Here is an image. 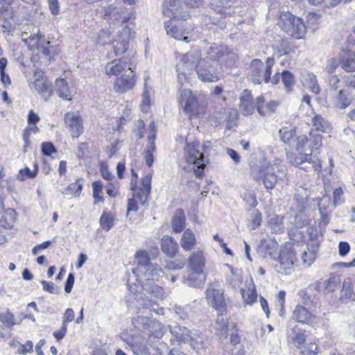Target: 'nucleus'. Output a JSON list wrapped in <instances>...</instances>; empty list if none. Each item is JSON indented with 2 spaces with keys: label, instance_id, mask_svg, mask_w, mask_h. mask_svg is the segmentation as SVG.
<instances>
[{
  "label": "nucleus",
  "instance_id": "35",
  "mask_svg": "<svg viewBox=\"0 0 355 355\" xmlns=\"http://www.w3.org/2000/svg\"><path fill=\"white\" fill-rule=\"evenodd\" d=\"M55 90L60 97L67 101L71 100L73 91L69 87L66 80L63 78L57 79L55 81Z\"/></svg>",
  "mask_w": 355,
  "mask_h": 355
},
{
  "label": "nucleus",
  "instance_id": "34",
  "mask_svg": "<svg viewBox=\"0 0 355 355\" xmlns=\"http://www.w3.org/2000/svg\"><path fill=\"white\" fill-rule=\"evenodd\" d=\"M184 283L191 287H200L205 282V275L204 273H197L193 271L188 273L187 275H184Z\"/></svg>",
  "mask_w": 355,
  "mask_h": 355
},
{
  "label": "nucleus",
  "instance_id": "28",
  "mask_svg": "<svg viewBox=\"0 0 355 355\" xmlns=\"http://www.w3.org/2000/svg\"><path fill=\"white\" fill-rule=\"evenodd\" d=\"M165 28L167 35L171 36L175 40H183L186 42L193 40L187 36V33L174 25L172 20H169L165 24Z\"/></svg>",
  "mask_w": 355,
  "mask_h": 355
},
{
  "label": "nucleus",
  "instance_id": "64",
  "mask_svg": "<svg viewBox=\"0 0 355 355\" xmlns=\"http://www.w3.org/2000/svg\"><path fill=\"white\" fill-rule=\"evenodd\" d=\"M350 250V245L347 242L340 241L338 244V253L340 257L346 256Z\"/></svg>",
  "mask_w": 355,
  "mask_h": 355
},
{
  "label": "nucleus",
  "instance_id": "62",
  "mask_svg": "<svg viewBox=\"0 0 355 355\" xmlns=\"http://www.w3.org/2000/svg\"><path fill=\"white\" fill-rule=\"evenodd\" d=\"M343 193V189L339 187L334 190L333 193L334 198V207L335 208L336 206L340 205L342 203L341 196Z\"/></svg>",
  "mask_w": 355,
  "mask_h": 355
},
{
  "label": "nucleus",
  "instance_id": "7",
  "mask_svg": "<svg viewBox=\"0 0 355 355\" xmlns=\"http://www.w3.org/2000/svg\"><path fill=\"white\" fill-rule=\"evenodd\" d=\"M274 64L273 58H268L266 66L259 59H254L251 62L250 79L254 84H261L262 81L268 83L271 75V68Z\"/></svg>",
  "mask_w": 355,
  "mask_h": 355
},
{
  "label": "nucleus",
  "instance_id": "61",
  "mask_svg": "<svg viewBox=\"0 0 355 355\" xmlns=\"http://www.w3.org/2000/svg\"><path fill=\"white\" fill-rule=\"evenodd\" d=\"M338 64L336 59L331 58L329 60H328L327 64L325 67V71L331 74L334 75L333 73L336 71Z\"/></svg>",
  "mask_w": 355,
  "mask_h": 355
},
{
  "label": "nucleus",
  "instance_id": "16",
  "mask_svg": "<svg viewBox=\"0 0 355 355\" xmlns=\"http://www.w3.org/2000/svg\"><path fill=\"white\" fill-rule=\"evenodd\" d=\"M354 96L348 90L341 89L330 94V101L336 108L345 110L354 101Z\"/></svg>",
  "mask_w": 355,
  "mask_h": 355
},
{
  "label": "nucleus",
  "instance_id": "41",
  "mask_svg": "<svg viewBox=\"0 0 355 355\" xmlns=\"http://www.w3.org/2000/svg\"><path fill=\"white\" fill-rule=\"evenodd\" d=\"M99 223L103 230L108 232L114 226V217L110 213L104 211L100 218Z\"/></svg>",
  "mask_w": 355,
  "mask_h": 355
},
{
  "label": "nucleus",
  "instance_id": "47",
  "mask_svg": "<svg viewBox=\"0 0 355 355\" xmlns=\"http://www.w3.org/2000/svg\"><path fill=\"white\" fill-rule=\"evenodd\" d=\"M136 183H133V180L131 182V189L135 191L134 197L140 202L141 205H145L147 201L150 193H146V191L139 189L135 190Z\"/></svg>",
  "mask_w": 355,
  "mask_h": 355
},
{
  "label": "nucleus",
  "instance_id": "39",
  "mask_svg": "<svg viewBox=\"0 0 355 355\" xmlns=\"http://www.w3.org/2000/svg\"><path fill=\"white\" fill-rule=\"evenodd\" d=\"M148 140L149 145L145 150V161L148 166H152L154 162V152L155 151V137L153 135H148Z\"/></svg>",
  "mask_w": 355,
  "mask_h": 355
},
{
  "label": "nucleus",
  "instance_id": "52",
  "mask_svg": "<svg viewBox=\"0 0 355 355\" xmlns=\"http://www.w3.org/2000/svg\"><path fill=\"white\" fill-rule=\"evenodd\" d=\"M33 352V343L31 340H28L25 344H19L17 350V354L26 355L28 353H32Z\"/></svg>",
  "mask_w": 355,
  "mask_h": 355
},
{
  "label": "nucleus",
  "instance_id": "36",
  "mask_svg": "<svg viewBox=\"0 0 355 355\" xmlns=\"http://www.w3.org/2000/svg\"><path fill=\"white\" fill-rule=\"evenodd\" d=\"M196 244V239L194 233L190 230L187 229L180 239V245L185 251L191 250Z\"/></svg>",
  "mask_w": 355,
  "mask_h": 355
},
{
  "label": "nucleus",
  "instance_id": "57",
  "mask_svg": "<svg viewBox=\"0 0 355 355\" xmlns=\"http://www.w3.org/2000/svg\"><path fill=\"white\" fill-rule=\"evenodd\" d=\"M42 152L44 155L50 156L56 152V149L51 142H44L42 144Z\"/></svg>",
  "mask_w": 355,
  "mask_h": 355
},
{
  "label": "nucleus",
  "instance_id": "17",
  "mask_svg": "<svg viewBox=\"0 0 355 355\" xmlns=\"http://www.w3.org/2000/svg\"><path fill=\"white\" fill-rule=\"evenodd\" d=\"M230 53L226 47L214 44L209 47L205 57L202 59H207L209 63L218 67V62L226 61Z\"/></svg>",
  "mask_w": 355,
  "mask_h": 355
},
{
  "label": "nucleus",
  "instance_id": "12",
  "mask_svg": "<svg viewBox=\"0 0 355 355\" xmlns=\"http://www.w3.org/2000/svg\"><path fill=\"white\" fill-rule=\"evenodd\" d=\"M134 18L135 17L132 13L123 14V8L120 2L110 4L105 8L104 19L107 21H112V22H116L123 25Z\"/></svg>",
  "mask_w": 355,
  "mask_h": 355
},
{
  "label": "nucleus",
  "instance_id": "26",
  "mask_svg": "<svg viewBox=\"0 0 355 355\" xmlns=\"http://www.w3.org/2000/svg\"><path fill=\"white\" fill-rule=\"evenodd\" d=\"M255 107L250 92L244 90L240 97V110L245 116H248L254 112Z\"/></svg>",
  "mask_w": 355,
  "mask_h": 355
},
{
  "label": "nucleus",
  "instance_id": "3",
  "mask_svg": "<svg viewBox=\"0 0 355 355\" xmlns=\"http://www.w3.org/2000/svg\"><path fill=\"white\" fill-rule=\"evenodd\" d=\"M137 266L132 272L137 277L144 279V282L158 281L162 268L157 264L150 262L148 254L146 251H139L136 254Z\"/></svg>",
  "mask_w": 355,
  "mask_h": 355
},
{
  "label": "nucleus",
  "instance_id": "6",
  "mask_svg": "<svg viewBox=\"0 0 355 355\" xmlns=\"http://www.w3.org/2000/svg\"><path fill=\"white\" fill-rule=\"evenodd\" d=\"M251 175L257 182H261L268 190L272 189L277 182V176L273 168L266 162L252 164Z\"/></svg>",
  "mask_w": 355,
  "mask_h": 355
},
{
  "label": "nucleus",
  "instance_id": "15",
  "mask_svg": "<svg viewBox=\"0 0 355 355\" xmlns=\"http://www.w3.org/2000/svg\"><path fill=\"white\" fill-rule=\"evenodd\" d=\"M64 121L73 138H78L83 132V119L78 112L66 113Z\"/></svg>",
  "mask_w": 355,
  "mask_h": 355
},
{
  "label": "nucleus",
  "instance_id": "18",
  "mask_svg": "<svg viewBox=\"0 0 355 355\" xmlns=\"http://www.w3.org/2000/svg\"><path fill=\"white\" fill-rule=\"evenodd\" d=\"M135 84V74L131 68L126 69L119 76L114 83V89L119 92H125L131 89Z\"/></svg>",
  "mask_w": 355,
  "mask_h": 355
},
{
  "label": "nucleus",
  "instance_id": "24",
  "mask_svg": "<svg viewBox=\"0 0 355 355\" xmlns=\"http://www.w3.org/2000/svg\"><path fill=\"white\" fill-rule=\"evenodd\" d=\"M188 264L191 271L197 273H203L205 266V257L201 250L191 253L188 259Z\"/></svg>",
  "mask_w": 355,
  "mask_h": 355
},
{
  "label": "nucleus",
  "instance_id": "32",
  "mask_svg": "<svg viewBox=\"0 0 355 355\" xmlns=\"http://www.w3.org/2000/svg\"><path fill=\"white\" fill-rule=\"evenodd\" d=\"M340 66L347 73L355 71V52L346 51L341 55Z\"/></svg>",
  "mask_w": 355,
  "mask_h": 355
},
{
  "label": "nucleus",
  "instance_id": "27",
  "mask_svg": "<svg viewBox=\"0 0 355 355\" xmlns=\"http://www.w3.org/2000/svg\"><path fill=\"white\" fill-rule=\"evenodd\" d=\"M319 245L316 242L311 241L307 244V249L302 254V264L304 268L309 267L315 260Z\"/></svg>",
  "mask_w": 355,
  "mask_h": 355
},
{
  "label": "nucleus",
  "instance_id": "33",
  "mask_svg": "<svg viewBox=\"0 0 355 355\" xmlns=\"http://www.w3.org/2000/svg\"><path fill=\"white\" fill-rule=\"evenodd\" d=\"M301 82L304 87H308L313 93L318 94L320 91L316 76L311 72H305L302 75Z\"/></svg>",
  "mask_w": 355,
  "mask_h": 355
},
{
  "label": "nucleus",
  "instance_id": "48",
  "mask_svg": "<svg viewBox=\"0 0 355 355\" xmlns=\"http://www.w3.org/2000/svg\"><path fill=\"white\" fill-rule=\"evenodd\" d=\"M82 189V184L78 181H76L75 182L71 183L63 193L67 196L74 195L75 196H78L81 193Z\"/></svg>",
  "mask_w": 355,
  "mask_h": 355
},
{
  "label": "nucleus",
  "instance_id": "55",
  "mask_svg": "<svg viewBox=\"0 0 355 355\" xmlns=\"http://www.w3.org/2000/svg\"><path fill=\"white\" fill-rule=\"evenodd\" d=\"M286 292L285 291H279L276 296L275 300V306L277 309H279L280 311H283L285 309L284 303L286 298Z\"/></svg>",
  "mask_w": 355,
  "mask_h": 355
},
{
  "label": "nucleus",
  "instance_id": "4",
  "mask_svg": "<svg viewBox=\"0 0 355 355\" xmlns=\"http://www.w3.org/2000/svg\"><path fill=\"white\" fill-rule=\"evenodd\" d=\"M201 58V51L198 49H193L189 52L184 54L177 64V73L179 82L182 84L189 79V76L196 69V66Z\"/></svg>",
  "mask_w": 355,
  "mask_h": 355
},
{
  "label": "nucleus",
  "instance_id": "20",
  "mask_svg": "<svg viewBox=\"0 0 355 355\" xmlns=\"http://www.w3.org/2000/svg\"><path fill=\"white\" fill-rule=\"evenodd\" d=\"M179 103L183 110L192 114L198 107V102L189 89H182L179 97Z\"/></svg>",
  "mask_w": 355,
  "mask_h": 355
},
{
  "label": "nucleus",
  "instance_id": "50",
  "mask_svg": "<svg viewBox=\"0 0 355 355\" xmlns=\"http://www.w3.org/2000/svg\"><path fill=\"white\" fill-rule=\"evenodd\" d=\"M225 266L228 268L230 273L232 274V276L230 277L227 278V282L232 287L236 288L237 286H239V284L241 283L239 275L236 274L235 270L231 266L226 264Z\"/></svg>",
  "mask_w": 355,
  "mask_h": 355
},
{
  "label": "nucleus",
  "instance_id": "23",
  "mask_svg": "<svg viewBox=\"0 0 355 355\" xmlns=\"http://www.w3.org/2000/svg\"><path fill=\"white\" fill-rule=\"evenodd\" d=\"M290 32L295 39H302L306 33V26L303 19L290 13Z\"/></svg>",
  "mask_w": 355,
  "mask_h": 355
},
{
  "label": "nucleus",
  "instance_id": "8",
  "mask_svg": "<svg viewBox=\"0 0 355 355\" xmlns=\"http://www.w3.org/2000/svg\"><path fill=\"white\" fill-rule=\"evenodd\" d=\"M132 322L138 329L147 331L150 337L159 339L165 333V328L161 322L148 317L138 316L134 318Z\"/></svg>",
  "mask_w": 355,
  "mask_h": 355
},
{
  "label": "nucleus",
  "instance_id": "54",
  "mask_svg": "<svg viewBox=\"0 0 355 355\" xmlns=\"http://www.w3.org/2000/svg\"><path fill=\"white\" fill-rule=\"evenodd\" d=\"M306 337L305 331H300L294 336L293 342L297 348H302L305 343Z\"/></svg>",
  "mask_w": 355,
  "mask_h": 355
},
{
  "label": "nucleus",
  "instance_id": "43",
  "mask_svg": "<svg viewBox=\"0 0 355 355\" xmlns=\"http://www.w3.org/2000/svg\"><path fill=\"white\" fill-rule=\"evenodd\" d=\"M38 173L37 164L34 165V170L31 171L28 167H25L23 169L19 170L17 175V179L20 181H24L28 178H34L37 176Z\"/></svg>",
  "mask_w": 355,
  "mask_h": 355
},
{
  "label": "nucleus",
  "instance_id": "13",
  "mask_svg": "<svg viewBox=\"0 0 355 355\" xmlns=\"http://www.w3.org/2000/svg\"><path fill=\"white\" fill-rule=\"evenodd\" d=\"M120 337L131 345L135 355H162L161 349L156 345L138 343L134 338H126L125 333H121Z\"/></svg>",
  "mask_w": 355,
  "mask_h": 355
},
{
  "label": "nucleus",
  "instance_id": "51",
  "mask_svg": "<svg viewBox=\"0 0 355 355\" xmlns=\"http://www.w3.org/2000/svg\"><path fill=\"white\" fill-rule=\"evenodd\" d=\"M93 187V197L94 198V204L103 200V197L101 196L103 191V184L99 181H95L92 183Z\"/></svg>",
  "mask_w": 355,
  "mask_h": 355
},
{
  "label": "nucleus",
  "instance_id": "60",
  "mask_svg": "<svg viewBox=\"0 0 355 355\" xmlns=\"http://www.w3.org/2000/svg\"><path fill=\"white\" fill-rule=\"evenodd\" d=\"M343 80L345 87L355 89V73L343 76Z\"/></svg>",
  "mask_w": 355,
  "mask_h": 355
},
{
  "label": "nucleus",
  "instance_id": "37",
  "mask_svg": "<svg viewBox=\"0 0 355 355\" xmlns=\"http://www.w3.org/2000/svg\"><path fill=\"white\" fill-rule=\"evenodd\" d=\"M185 216L182 209L176 210L172 220V228L174 232H181L185 227Z\"/></svg>",
  "mask_w": 355,
  "mask_h": 355
},
{
  "label": "nucleus",
  "instance_id": "9",
  "mask_svg": "<svg viewBox=\"0 0 355 355\" xmlns=\"http://www.w3.org/2000/svg\"><path fill=\"white\" fill-rule=\"evenodd\" d=\"M293 131L295 135L297 136L293 142H295V148L299 152V155L294 158L292 161V164L294 166H301L306 162V160L310 158L312 150L309 144L308 137L306 135H297L295 130H292V131H290V137H293Z\"/></svg>",
  "mask_w": 355,
  "mask_h": 355
},
{
  "label": "nucleus",
  "instance_id": "1",
  "mask_svg": "<svg viewBox=\"0 0 355 355\" xmlns=\"http://www.w3.org/2000/svg\"><path fill=\"white\" fill-rule=\"evenodd\" d=\"M128 286L129 292L125 297V303L128 309L138 310L150 309V311H157L155 308L150 309L151 300L146 297V293L141 291L156 299L165 297L163 288L152 282H142L141 284L140 283H132V284L131 278L129 277L128 279Z\"/></svg>",
  "mask_w": 355,
  "mask_h": 355
},
{
  "label": "nucleus",
  "instance_id": "58",
  "mask_svg": "<svg viewBox=\"0 0 355 355\" xmlns=\"http://www.w3.org/2000/svg\"><path fill=\"white\" fill-rule=\"evenodd\" d=\"M151 175H145L141 180V187L139 188L143 191H146V193H150L151 189Z\"/></svg>",
  "mask_w": 355,
  "mask_h": 355
},
{
  "label": "nucleus",
  "instance_id": "40",
  "mask_svg": "<svg viewBox=\"0 0 355 355\" xmlns=\"http://www.w3.org/2000/svg\"><path fill=\"white\" fill-rule=\"evenodd\" d=\"M354 283L352 284L351 279L347 278L343 283L342 297L350 299L355 301V291L354 290Z\"/></svg>",
  "mask_w": 355,
  "mask_h": 355
},
{
  "label": "nucleus",
  "instance_id": "14",
  "mask_svg": "<svg viewBox=\"0 0 355 355\" xmlns=\"http://www.w3.org/2000/svg\"><path fill=\"white\" fill-rule=\"evenodd\" d=\"M131 29L129 25H125L119 30L117 36L113 42V49L116 55H119L126 51L129 40L135 34Z\"/></svg>",
  "mask_w": 355,
  "mask_h": 355
},
{
  "label": "nucleus",
  "instance_id": "19",
  "mask_svg": "<svg viewBox=\"0 0 355 355\" xmlns=\"http://www.w3.org/2000/svg\"><path fill=\"white\" fill-rule=\"evenodd\" d=\"M206 296L208 303L212 308L217 311L226 309V303L222 290L209 286L206 291Z\"/></svg>",
  "mask_w": 355,
  "mask_h": 355
},
{
  "label": "nucleus",
  "instance_id": "10",
  "mask_svg": "<svg viewBox=\"0 0 355 355\" xmlns=\"http://www.w3.org/2000/svg\"><path fill=\"white\" fill-rule=\"evenodd\" d=\"M171 334L176 338L177 341L181 343H189L191 347L195 350H200L205 347V345L202 339L195 340L191 337L188 329L178 324L168 325Z\"/></svg>",
  "mask_w": 355,
  "mask_h": 355
},
{
  "label": "nucleus",
  "instance_id": "22",
  "mask_svg": "<svg viewBox=\"0 0 355 355\" xmlns=\"http://www.w3.org/2000/svg\"><path fill=\"white\" fill-rule=\"evenodd\" d=\"M42 75V71H37L34 76H37L34 83L35 89L37 93L45 100H47L52 94V85L48 80L40 78Z\"/></svg>",
  "mask_w": 355,
  "mask_h": 355
},
{
  "label": "nucleus",
  "instance_id": "44",
  "mask_svg": "<svg viewBox=\"0 0 355 355\" xmlns=\"http://www.w3.org/2000/svg\"><path fill=\"white\" fill-rule=\"evenodd\" d=\"M0 321L8 327L19 324L20 322L15 319L12 312H0Z\"/></svg>",
  "mask_w": 355,
  "mask_h": 355
},
{
  "label": "nucleus",
  "instance_id": "59",
  "mask_svg": "<svg viewBox=\"0 0 355 355\" xmlns=\"http://www.w3.org/2000/svg\"><path fill=\"white\" fill-rule=\"evenodd\" d=\"M145 128V123L143 120H138L136 123V129L135 130V134L137 139H141L144 137V129Z\"/></svg>",
  "mask_w": 355,
  "mask_h": 355
},
{
  "label": "nucleus",
  "instance_id": "30",
  "mask_svg": "<svg viewBox=\"0 0 355 355\" xmlns=\"http://www.w3.org/2000/svg\"><path fill=\"white\" fill-rule=\"evenodd\" d=\"M232 324L229 323L226 314L223 312L218 314L216 320L215 328L218 331L220 338L226 339L227 338V331L229 327L232 328Z\"/></svg>",
  "mask_w": 355,
  "mask_h": 355
},
{
  "label": "nucleus",
  "instance_id": "29",
  "mask_svg": "<svg viewBox=\"0 0 355 355\" xmlns=\"http://www.w3.org/2000/svg\"><path fill=\"white\" fill-rule=\"evenodd\" d=\"M245 284L248 286V288L247 290L241 288V295L245 303L252 304L255 302L257 299L256 287L252 277H250L248 280H246Z\"/></svg>",
  "mask_w": 355,
  "mask_h": 355
},
{
  "label": "nucleus",
  "instance_id": "63",
  "mask_svg": "<svg viewBox=\"0 0 355 355\" xmlns=\"http://www.w3.org/2000/svg\"><path fill=\"white\" fill-rule=\"evenodd\" d=\"M302 353L305 355H315L318 353V345L315 343L311 342L305 347Z\"/></svg>",
  "mask_w": 355,
  "mask_h": 355
},
{
  "label": "nucleus",
  "instance_id": "5",
  "mask_svg": "<svg viewBox=\"0 0 355 355\" xmlns=\"http://www.w3.org/2000/svg\"><path fill=\"white\" fill-rule=\"evenodd\" d=\"M199 148L198 142L187 143L184 147L185 161L193 166L194 173L197 178H201L204 175V170L207 162Z\"/></svg>",
  "mask_w": 355,
  "mask_h": 355
},
{
  "label": "nucleus",
  "instance_id": "42",
  "mask_svg": "<svg viewBox=\"0 0 355 355\" xmlns=\"http://www.w3.org/2000/svg\"><path fill=\"white\" fill-rule=\"evenodd\" d=\"M268 224L272 231L275 233L283 232L284 230L283 219L279 216L270 217L268 220Z\"/></svg>",
  "mask_w": 355,
  "mask_h": 355
},
{
  "label": "nucleus",
  "instance_id": "56",
  "mask_svg": "<svg viewBox=\"0 0 355 355\" xmlns=\"http://www.w3.org/2000/svg\"><path fill=\"white\" fill-rule=\"evenodd\" d=\"M41 284L43 286L44 291L51 294H58L59 293V288L56 286L53 283L49 282L45 280H42Z\"/></svg>",
  "mask_w": 355,
  "mask_h": 355
},
{
  "label": "nucleus",
  "instance_id": "21",
  "mask_svg": "<svg viewBox=\"0 0 355 355\" xmlns=\"http://www.w3.org/2000/svg\"><path fill=\"white\" fill-rule=\"evenodd\" d=\"M164 15L172 19H186L188 15L182 11L180 0H168L164 5Z\"/></svg>",
  "mask_w": 355,
  "mask_h": 355
},
{
  "label": "nucleus",
  "instance_id": "25",
  "mask_svg": "<svg viewBox=\"0 0 355 355\" xmlns=\"http://www.w3.org/2000/svg\"><path fill=\"white\" fill-rule=\"evenodd\" d=\"M130 67L122 60H114L109 62L105 66V72L109 76L119 77L122 73Z\"/></svg>",
  "mask_w": 355,
  "mask_h": 355
},
{
  "label": "nucleus",
  "instance_id": "49",
  "mask_svg": "<svg viewBox=\"0 0 355 355\" xmlns=\"http://www.w3.org/2000/svg\"><path fill=\"white\" fill-rule=\"evenodd\" d=\"M340 78L336 75H330L328 78V89L330 94L338 91L340 87Z\"/></svg>",
  "mask_w": 355,
  "mask_h": 355
},
{
  "label": "nucleus",
  "instance_id": "31",
  "mask_svg": "<svg viewBox=\"0 0 355 355\" xmlns=\"http://www.w3.org/2000/svg\"><path fill=\"white\" fill-rule=\"evenodd\" d=\"M178 244L169 236H164L162 239V250L169 257H174L178 252Z\"/></svg>",
  "mask_w": 355,
  "mask_h": 355
},
{
  "label": "nucleus",
  "instance_id": "2",
  "mask_svg": "<svg viewBox=\"0 0 355 355\" xmlns=\"http://www.w3.org/2000/svg\"><path fill=\"white\" fill-rule=\"evenodd\" d=\"M340 279L336 276H331L327 279L317 281L309 286V287L299 293L302 299L304 311H309L311 309H316L318 300L316 293L323 292L325 294L334 292L340 286Z\"/></svg>",
  "mask_w": 355,
  "mask_h": 355
},
{
  "label": "nucleus",
  "instance_id": "46",
  "mask_svg": "<svg viewBox=\"0 0 355 355\" xmlns=\"http://www.w3.org/2000/svg\"><path fill=\"white\" fill-rule=\"evenodd\" d=\"M39 131H40V129L35 125H33L31 127H28L24 130V134H23V139L25 142V145L24 147V152L28 151V147H29L31 145V141H30L31 135L33 133H34V134L37 133Z\"/></svg>",
  "mask_w": 355,
  "mask_h": 355
},
{
  "label": "nucleus",
  "instance_id": "45",
  "mask_svg": "<svg viewBox=\"0 0 355 355\" xmlns=\"http://www.w3.org/2000/svg\"><path fill=\"white\" fill-rule=\"evenodd\" d=\"M297 166L304 170H307L312 167L315 171H318V173L321 171L322 167L320 160L318 158L313 159L311 155H310V158L306 160V162Z\"/></svg>",
  "mask_w": 355,
  "mask_h": 355
},
{
  "label": "nucleus",
  "instance_id": "53",
  "mask_svg": "<svg viewBox=\"0 0 355 355\" xmlns=\"http://www.w3.org/2000/svg\"><path fill=\"white\" fill-rule=\"evenodd\" d=\"M311 136V144L310 147L311 150L313 148L318 149L322 146V135L314 132L313 131L310 132Z\"/></svg>",
  "mask_w": 355,
  "mask_h": 355
},
{
  "label": "nucleus",
  "instance_id": "38",
  "mask_svg": "<svg viewBox=\"0 0 355 355\" xmlns=\"http://www.w3.org/2000/svg\"><path fill=\"white\" fill-rule=\"evenodd\" d=\"M312 125L315 130L322 132H329L331 130L330 123L320 114H315L312 119Z\"/></svg>",
  "mask_w": 355,
  "mask_h": 355
},
{
  "label": "nucleus",
  "instance_id": "11",
  "mask_svg": "<svg viewBox=\"0 0 355 355\" xmlns=\"http://www.w3.org/2000/svg\"><path fill=\"white\" fill-rule=\"evenodd\" d=\"M196 73L202 82L213 83L219 80L217 66L209 63L207 59H202L196 66Z\"/></svg>",
  "mask_w": 355,
  "mask_h": 355
}]
</instances>
